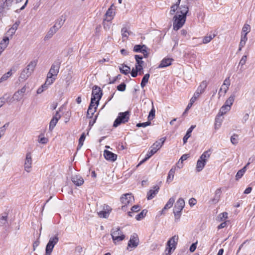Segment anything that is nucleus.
<instances>
[{
  "mask_svg": "<svg viewBox=\"0 0 255 255\" xmlns=\"http://www.w3.org/2000/svg\"><path fill=\"white\" fill-rule=\"evenodd\" d=\"M208 83L206 81H202L198 88H197V90L200 92V93H203L205 89L206 88L207 86Z\"/></svg>",
  "mask_w": 255,
  "mask_h": 255,
  "instance_id": "obj_35",
  "label": "nucleus"
},
{
  "mask_svg": "<svg viewBox=\"0 0 255 255\" xmlns=\"http://www.w3.org/2000/svg\"><path fill=\"white\" fill-rule=\"evenodd\" d=\"M222 191L221 188L217 189L215 193L214 197L211 199V202L214 204L217 203L220 200Z\"/></svg>",
  "mask_w": 255,
  "mask_h": 255,
  "instance_id": "obj_25",
  "label": "nucleus"
},
{
  "mask_svg": "<svg viewBox=\"0 0 255 255\" xmlns=\"http://www.w3.org/2000/svg\"><path fill=\"white\" fill-rule=\"evenodd\" d=\"M139 240L138 235L136 233H133L130 236V239L128 244L127 249H135L139 245Z\"/></svg>",
  "mask_w": 255,
  "mask_h": 255,
  "instance_id": "obj_11",
  "label": "nucleus"
},
{
  "mask_svg": "<svg viewBox=\"0 0 255 255\" xmlns=\"http://www.w3.org/2000/svg\"><path fill=\"white\" fill-rule=\"evenodd\" d=\"M220 218V221H223L228 217V213L227 212H224L220 214L218 217Z\"/></svg>",
  "mask_w": 255,
  "mask_h": 255,
  "instance_id": "obj_57",
  "label": "nucleus"
},
{
  "mask_svg": "<svg viewBox=\"0 0 255 255\" xmlns=\"http://www.w3.org/2000/svg\"><path fill=\"white\" fill-rule=\"evenodd\" d=\"M255 161V156H253L251 157L249 159L248 162L245 166H246V167H247L250 163L254 162Z\"/></svg>",
  "mask_w": 255,
  "mask_h": 255,
  "instance_id": "obj_64",
  "label": "nucleus"
},
{
  "mask_svg": "<svg viewBox=\"0 0 255 255\" xmlns=\"http://www.w3.org/2000/svg\"><path fill=\"white\" fill-rule=\"evenodd\" d=\"M134 58L137 63L136 65L143 64L144 62L142 61V56L139 55H135Z\"/></svg>",
  "mask_w": 255,
  "mask_h": 255,
  "instance_id": "obj_51",
  "label": "nucleus"
},
{
  "mask_svg": "<svg viewBox=\"0 0 255 255\" xmlns=\"http://www.w3.org/2000/svg\"><path fill=\"white\" fill-rule=\"evenodd\" d=\"M178 239V236H174L167 242V245L169 247H171L174 250L176 248V246L177 244Z\"/></svg>",
  "mask_w": 255,
  "mask_h": 255,
  "instance_id": "obj_21",
  "label": "nucleus"
},
{
  "mask_svg": "<svg viewBox=\"0 0 255 255\" xmlns=\"http://www.w3.org/2000/svg\"><path fill=\"white\" fill-rule=\"evenodd\" d=\"M98 104L99 103L97 102V100L91 99V103L89 107L94 109L95 107H96V106H98Z\"/></svg>",
  "mask_w": 255,
  "mask_h": 255,
  "instance_id": "obj_53",
  "label": "nucleus"
},
{
  "mask_svg": "<svg viewBox=\"0 0 255 255\" xmlns=\"http://www.w3.org/2000/svg\"><path fill=\"white\" fill-rule=\"evenodd\" d=\"M196 127L195 125H192L191 127L188 129L185 135L184 136L183 138V143L185 144L187 142L188 139L191 136V133L193 130V129Z\"/></svg>",
  "mask_w": 255,
  "mask_h": 255,
  "instance_id": "obj_27",
  "label": "nucleus"
},
{
  "mask_svg": "<svg viewBox=\"0 0 255 255\" xmlns=\"http://www.w3.org/2000/svg\"><path fill=\"white\" fill-rule=\"evenodd\" d=\"M105 15L106 16L105 20H107L108 21H111L113 18L114 15L112 6H111V7L108 8L105 14Z\"/></svg>",
  "mask_w": 255,
  "mask_h": 255,
  "instance_id": "obj_29",
  "label": "nucleus"
},
{
  "mask_svg": "<svg viewBox=\"0 0 255 255\" xmlns=\"http://www.w3.org/2000/svg\"><path fill=\"white\" fill-rule=\"evenodd\" d=\"M180 1L181 0H177V1L173 4H172L170 7V10L169 11V14L170 15H173L177 11H180Z\"/></svg>",
  "mask_w": 255,
  "mask_h": 255,
  "instance_id": "obj_18",
  "label": "nucleus"
},
{
  "mask_svg": "<svg viewBox=\"0 0 255 255\" xmlns=\"http://www.w3.org/2000/svg\"><path fill=\"white\" fill-rule=\"evenodd\" d=\"M111 232L112 239L115 244L123 241L125 238V236L123 234L119 227L113 228Z\"/></svg>",
  "mask_w": 255,
  "mask_h": 255,
  "instance_id": "obj_7",
  "label": "nucleus"
},
{
  "mask_svg": "<svg viewBox=\"0 0 255 255\" xmlns=\"http://www.w3.org/2000/svg\"><path fill=\"white\" fill-rule=\"evenodd\" d=\"M32 156L30 152H28L26 154L25 159L24 163V168L25 171L29 173L31 171L32 165Z\"/></svg>",
  "mask_w": 255,
  "mask_h": 255,
  "instance_id": "obj_13",
  "label": "nucleus"
},
{
  "mask_svg": "<svg viewBox=\"0 0 255 255\" xmlns=\"http://www.w3.org/2000/svg\"><path fill=\"white\" fill-rule=\"evenodd\" d=\"M65 19L63 17V16H62L56 21L54 25L52 27L58 31L63 25Z\"/></svg>",
  "mask_w": 255,
  "mask_h": 255,
  "instance_id": "obj_24",
  "label": "nucleus"
},
{
  "mask_svg": "<svg viewBox=\"0 0 255 255\" xmlns=\"http://www.w3.org/2000/svg\"><path fill=\"white\" fill-rule=\"evenodd\" d=\"M36 65L37 61L36 60H32L23 69L31 75L33 72Z\"/></svg>",
  "mask_w": 255,
  "mask_h": 255,
  "instance_id": "obj_19",
  "label": "nucleus"
},
{
  "mask_svg": "<svg viewBox=\"0 0 255 255\" xmlns=\"http://www.w3.org/2000/svg\"><path fill=\"white\" fill-rule=\"evenodd\" d=\"M155 110L154 109L153 104L152 102V109L149 113L148 119L149 121L152 120L155 117Z\"/></svg>",
  "mask_w": 255,
  "mask_h": 255,
  "instance_id": "obj_44",
  "label": "nucleus"
},
{
  "mask_svg": "<svg viewBox=\"0 0 255 255\" xmlns=\"http://www.w3.org/2000/svg\"><path fill=\"white\" fill-rule=\"evenodd\" d=\"M211 151L208 150L205 151L198 160L196 164V170L197 172H200L204 168L207 160L210 156Z\"/></svg>",
  "mask_w": 255,
  "mask_h": 255,
  "instance_id": "obj_4",
  "label": "nucleus"
},
{
  "mask_svg": "<svg viewBox=\"0 0 255 255\" xmlns=\"http://www.w3.org/2000/svg\"><path fill=\"white\" fill-rule=\"evenodd\" d=\"M31 74L23 69L18 77V81L20 82H23L26 80Z\"/></svg>",
  "mask_w": 255,
  "mask_h": 255,
  "instance_id": "obj_22",
  "label": "nucleus"
},
{
  "mask_svg": "<svg viewBox=\"0 0 255 255\" xmlns=\"http://www.w3.org/2000/svg\"><path fill=\"white\" fill-rule=\"evenodd\" d=\"M172 249V248L168 247L165 251V255H170Z\"/></svg>",
  "mask_w": 255,
  "mask_h": 255,
  "instance_id": "obj_62",
  "label": "nucleus"
},
{
  "mask_svg": "<svg viewBox=\"0 0 255 255\" xmlns=\"http://www.w3.org/2000/svg\"><path fill=\"white\" fill-rule=\"evenodd\" d=\"M231 108L229 107L224 105L220 109V111L217 116L219 117H221L224 114H225L228 111H230Z\"/></svg>",
  "mask_w": 255,
  "mask_h": 255,
  "instance_id": "obj_34",
  "label": "nucleus"
},
{
  "mask_svg": "<svg viewBox=\"0 0 255 255\" xmlns=\"http://www.w3.org/2000/svg\"><path fill=\"white\" fill-rule=\"evenodd\" d=\"M189 8L186 4L180 5V11H177L173 17V27L174 30L177 31L183 26Z\"/></svg>",
  "mask_w": 255,
  "mask_h": 255,
  "instance_id": "obj_1",
  "label": "nucleus"
},
{
  "mask_svg": "<svg viewBox=\"0 0 255 255\" xmlns=\"http://www.w3.org/2000/svg\"><path fill=\"white\" fill-rule=\"evenodd\" d=\"M121 32L124 41L128 38V35L131 33V32L128 30V29L126 27H123L122 29Z\"/></svg>",
  "mask_w": 255,
  "mask_h": 255,
  "instance_id": "obj_36",
  "label": "nucleus"
},
{
  "mask_svg": "<svg viewBox=\"0 0 255 255\" xmlns=\"http://www.w3.org/2000/svg\"><path fill=\"white\" fill-rule=\"evenodd\" d=\"M239 140V136L238 134L234 133L231 137V142L234 145H236L238 143Z\"/></svg>",
  "mask_w": 255,
  "mask_h": 255,
  "instance_id": "obj_45",
  "label": "nucleus"
},
{
  "mask_svg": "<svg viewBox=\"0 0 255 255\" xmlns=\"http://www.w3.org/2000/svg\"><path fill=\"white\" fill-rule=\"evenodd\" d=\"M175 202V199L173 197L170 198L168 202H167L166 204L169 206L171 208L172 207L173 203Z\"/></svg>",
  "mask_w": 255,
  "mask_h": 255,
  "instance_id": "obj_59",
  "label": "nucleus"
},
{
  "mask_svg": "<svg viewBox=\"0 0 255 255\" xmlns=\"http://www.w3.org/2000/svg\"><path fill=\"white\" fill-rule=\"evenodd\" d=\"M251 30L250 25L248 24H245L242 28V33L244 34L247 33L248 34Z\"/></svg>",
  "mask_w": 255,
  "mask_h": 255,
  "instance_id": "obj_49",
  "label": "nucleus"
},
{
  "mask_svg": "<svg viewBox=\"0 0 255 255\" xmlns=\"http://www.w3.org/2000/svg\"><path fill=\"white\" fill-rule=\"evenodd\" d=\"M147 211L145 210H142L139 214L136 215L135 219L137 220H140L142 219L146 215Z\"/></svg>",
  "mask_w": 255,
  "mask_h": 255,
  "instance_id": "obj_50",
  "label": "nucleus"
},
{
  "mask_svg": "<svg viewBox=\"0 0 255 255\" xmlns=\"http://www.w3.org/2000/svg\"><path fill=\"white\" fill-rule=\"evenodd\" d=\"M137 70L135 68H133L131 72V75L132 77H136L137 75Z\"/></svg>",
  "mask_w": 255,
  "mask_h": 255,
  "instance_id": "obj_63",
  "label": "nucleus"
},
{
  "mask_svg": "<svg viewBox=\"0 0 255 255\" xmlns=\"http://www.w3.org/2000/svg\"><path fill=\"white\" fill-rule=\"evenodd\" d=\"M220 117H221L217 116L215 119V128L216 129H219L222 125V119H221Z\"/></svg>",
  "mask_w": 255,
  "mask_h": 255,
  "instance_id": "obj_38",
  "label": "nucleus"
},
{
  "mask_svg": "<svg viewBox=\"0 0 255 255\" xmlns=\"http://www.w3.org/2000/svg\"><path fill=\"white\" fill-rule=\"evenodd\" d=\"M126 85L125 83H122L117 87L118 90L120 91H124L126 90Z\"/></svg>",
  "mask_w": 255,
  "mask_h": 255,
  "instance_id": "obj_54",
  "label": "nucleus"
},
{
  "mask_svg": "<svg viewBox=\"0 0 255 255\" xmlns=\"http://www.w3.org/2000/svg\"><path fill=\"white\" fill-rule=\"evenodd\" d=\"M47 86L48 85H47V84H46L45 82V83L43 85H42L41 87L37 89V93L38 94H41L42 92H43L44 89H46L47 88Z\"/></svg>",
  "mask_w": 255,
  "mask_h": 255,
  "instance_id": "obj_52",
  "label": "nucleus"
},
{
  "mask_svg": "<svg viewBox=\"0 0 255 255\" xmlns=\"http://www.w3.org/2000/svg\"><path fill=\"white\" fill-rule=\"evenodd\" d=\"M9 43V38L7 37H5L3 38L2 41L0 42V51H2L6 48Z\"/></svg>",
  "mask_w": 255,
  "mask_h": 255,
  "instance_id": "obj_26",
  "label": "nucleus"
},
{
  "mask_svg": "<svg viewBox=\"0 0 255 255\" xmlns=\"http://www.w3.org/2000/svg\"><path fill=\"white\" fill-rule=\"evenodd\" d=\"M230 85V78L228 77L225 79L223 85H222L221 88L220 89V91H219V94H218L219 96H222L221 93L222 92H223L224 95H225L227 93V91L229 89V87Z\"/></svg>",
  "mask_w": 255,
  "mask_h": 255,
  "instance_id": "obj_15",
  "label": "nucleus"
},
{
  "mask_svg": "<svg viewBox=\"0 0 255 255\" xmlns=\"http://www.w3.org/2000/svg\"><path fill=\"white\" fill-rule=\"evenodd\" d=\"M58 241L59 238L57 235L50 238L46 247L45 255H51L55 245L58 243Z\"/></svg>",
  "mask_w": 255,
  "mask_h": 255,
  "instance_id": "obj_9",
  "label": "nucleus"
},
{
  "mask_svg": "<svg viewBox=\"0 0 255 255\" xmlns=\"http://www.w3.org/2000/svg\"><path fill=\"white\" fill-rule=\"evenodd\" d=\"M119 69L121 73L125 75L128 74L130 70V67L126 65H122L119 67Z\"/></svg>",
  "mask_w": 255,
  "mask_h": 255,
  "instance_id": "obj_31",
  "label": "nucleus"
},
{
  "mask_svg": "<svg viewBox=\"0 0 255 255\" xmlns=\"http://www.w3.org/2000/svg\"><path fill=\"white\" fill-rule=\"evenodd\" d=\"M106 210L107 211H101L98 212V215L99 217H103V218H107L109 214V211L111 210L110 207L107 205L106 206Z\"/></svg>",
  "mask_w": 255,
  "mask_h": 255,
  "instance_id": "obj_33",
  "label": "nucleus"
},
{
  "mask_svg": "<svg viewBox=\"0 0 255 255\" xmlns=\"http://www.w3.org/2000/svg\"><path fill=\"white\" fill-rule=\"evenodd\" d=\"M216 36V34H213V36L210 35L209 36H204L203 38V43L207 44L210 42L211 40Z\"/></svg>",
  "mask_w": 255,
  "mask_h": 255,
  "instance_id": "obj_42",
  "label": "nucleus"
},
{
  "mask_svg": "<svg viewBox=\"0 0 255 255\" xmlns=\"http://www.w3.org/2000/svg\"><path fill=\"white\" fill-rule=\"evenodd\" d=\"M13 2V0H0V13H1L2 15H5L7 11L12 7Z\"/></svg>",
  "mask_w": 255,
  "mask_h": 255,
  "instance_id": "obj_8",
  "label": "nucleus"
},
{
  "mask_svg": "<svg viewBox=\"0 0 255 255\" xmlns=\"http://www.w3.org/2000/svg\"><path fill=\"white\" fill-rule=\"evenodd\" d=\"M12 75V70H10L7 73L3 74L0 78V83H3L6 81Z\"/></svg>",
  "mask_w": 255,
  "mask_h": 255,
  "instance_id": "obj_32",
  "label": "nucleus"
},
{
  "mask_svg": "<svg viewBox=\"0 0 255 255\" xmlns=\"http://www.w3.org/2000/svg\"><path fill=\"white\" fill-rule=\"evenodd\" d=\"M102 91L98 86L95 85L93 87L92 93V98L94 100H97V102L99 103L102 96Z\"/></svg>",
  "mask_w": 255,
  "mask_h": 255,
  "instance_id": "obj_12",
  "label": "nucleus"
},
{
  "mask_svg": "<svg viewBox=\"0 0 255 255\" xmlns=\"http://www.w3.org/2000/svg\"><path fill=\"white\" fill-rule=\"evenodd\" d=\"M185 206V202L184 200L180 198L176 202L173 213L175 216V220H178L180 219L181 216V212Z\"/></svg>",
  "mask_w": 255,
  "mask_h": 255,
  "instance_id": "obj_6",
  "label": "nucleus"
},
{
  "mask_svg": "<svg viewBox=\"0 0 255 255\" xmlns=\"http://www.w3.org/2000/svg\"><path fill=\"white\" fill-rule=\"evenodd\" d=\"M149 76L150 75L149 74H146L142 78L140 84V86L142 88H143L145 86L146 84L147 83Z\"/></svg>",
  "mask_w": 255,
  "mask_h": 255,
  "instance_id": "obj_37",
  "label": "nucleus"
},
{
  "mask_svg": "<svg viewBox=\"0 0 255 255\" xmlns=\"http://www.w3.org/2000/svg\"><path fill=\"white\" fill-rule=\"evenodd\" d=\"M71 181L76 186H81L84 182V179L80 175H73L71 177Z\"/></svg>",
  "mask_w": 255,
  "mask_h": 255,
  "instance_id": "obj_16",
  "label": "nucleus"
},
{
  "mask_svg": "<svg viewBox=\"0 0 255 255\" xmlns=\"http://www.w3.org/2000/svg\"><path fill=\"white\" fill-rule=\"evenodd\" d=\"M96 107H95L94 109L89 107L87 113V117L88 118H91L92 117L93 114L96 112Z\"/></svg>",
  "mask_w": 255,
  "mask_h": 255,
  "instance_id": "obj_47",
  "label": "nucleus"
},
{
  "mask_svg": "<svg viewBox=\"0 0 255 255\" xmlns=\"http://www.w3.org/2000/svg\"><path fill=\"white\" fill-rule=\"evenodd\" d=\"M26 89L27 86L26 85H25L20 89L15 92L12 97L13 101H16L18 102L21 100L26 91Z\"/></svg>",
  "mask_w": 255,
  "mask_h": 255,
  "instance_id": "obj_14",
  "label": "nucleus"
},
{
  "mask_svg": "<svg viewBox=\"0 0 255 255\" xmlns=\"http://www.w3.org/2000/svg\"><path fill=\"white\" fill-rule=\"evenodd\" d=\"M175 169H176L175 167H172L169 170L168 176H167V180H166L167 182L170 183L173 180L174 174L175 172Z\"/></svg>",
  "mask_w": 255,
  "mask_h": 255,
  "instance_id": "obj_30",
  "label": "nucleus"
},
{
  "mask_svg": "<svg viewBox=\"0 0 255 255\" xmlns=\"http://www.w3.org/2000/svg\"><path fill=\"white\" fill-rule=\"evenodd\" d=\"M153 189H150L147 193V198L148 200H151L157 194L159 187L158 186H154Z\"/></svg>",
  "mask_w": 255,
  "mask_h": 255,
  "instance_id": "obj_20",
  "label": "nucleus"
},
{
  "mask_svg": "<svg viewBox=\"0 0 255 255\" xmlns=\"http://www.w3.org/2000/svg\"><path fill=\"white\" fill-rule=\"evenodd\" d=\"M151 124V122L150 121H148L145 123H138L136 125V127H146V126H149Z\"/></svg>",
  "mask_w": 255,
  "mask_h": 255,
  "instance_id": "obj_56",
  "label": "nucleus"
},
{
  "mask_svg": "<svg viewBox=\"0 0 255 255\" xmlns=\"http://www.w3.org/2000/svg\"><path fill=\"white\" fill-rule=\"evenodd\" d=\"M142 48V45H135L133 47V51L135 52H140Z\"/></svg>",
  "mask_w": 255,
  "mask_h": 255,
  "instance_id": "obj_55",
  "label": "nucleus"
},
{
  "mask_svg": "<svg viewBox=\"0 0 255 255\" xmlns=\"http://www.w3.org/2000/svg\"><path fill=\"white\" fill-rule=\"evenodd\" d=\"M139 206L138 205H134L131 209V211L133 212H137L139 211Z\"/></svg>",
  "mask_w": 255,
  "mask_h": 255,
  "instance_id": "obj_61",
  "label": "nucleus"
},
{
  "mask_svg": "<svg viewBox=\"0 0 255 255\" xmlns=\"http://www.w3.org/2000/svg\"><path fill=\"white\" fill-rule=\"evenodd\" d=\"M166 140L165 137H162L159 140L154 142L150 147L151 149L147 153L146 157L137 165L136 167L148 159L152 155L155 154L162 146Z\"/></svg>",
  "mask_w": 255,
  "mask_h": 255,
  "instance_id": "obj_3",
  "label": "nucleus"
},
{
  "mask_svg": "<svg viewBox=\"0 0 255 255\" xmlns=\"http://www.w3.org/2000/svg\"><path fill=\"white\" fill-rule=\"evenodd\" d=\"M197 203L195 199L192 198L189 200V204L191 206L195 205Z\"/></svg>",
  "mask_w": 255,
  "mask_h": 255,
  "instance_id": "obj_60",
  "label": "nucleus"
},
{
  "mask_svg": "<svg viewBox=\"0 0 255 255\" xmlns=\"http://www.w3.org/2000/svg\"><path fill=\"white\" fill-rule=\"evenodd\" d=\"M58 120L56 118H52L49 124V129L52 130L56 125Z\"/></svg>",
  "mask_w": 255,
  "mask_h": 255,
  "instance_id": "obj_43",
  "label": "nucleus"
},
{
  "mask_svg": "<svg viewBox=\"0 0 255 255\" xmlns=\"http://www.w3.org/2000/svg\"><path fill=\"white\" fill-rule=\"evenodd\" d=\"M129 112L128 111L120 113L114 123L113 127L117 128L121 124L128 122L129 120Z\"/></svg>",
  "mask_w": 255,
  "mask_h": 255,
  "instance_id": "obj_5",
  "label": "nucleus"
},
{
  "mask_svg": "<svg viewBox=\"0 0 255 255\" xmlns=\"http://www.w3.org/2000/svg\"><path fill=\"white\" fill-rule=\"evenodd\" d=\"M104 156L107 160L115 161L117 160V155L107 150L104 151Z\"/></svg>",
  "mask_w": 255,
  "mask_h": 255,
  "instance_id": "obj_17",
  "label": "nucleus"
},
{
  "mask_svg": "<svg viewBox=\"0 0 255 255\" xmlns=\"http://www.w3.org/2000/svg\"><path fill=\"white\" fill-rule=\"evenodd\" d=\"M235 100V96L231 95L225 102V103L224 105L226 106L229 107L230 108H231V106L233 105V102Z\"/></svg>",
  "mask_w": 255,
  "mask_h": 255,
  "instance_id": "obj_39",
  "label": "nucleus"
},
{
  "mask_svg": "<svg viewBox=\"0 0 255 255\" xmlns=\"http://www.w3.org/2000/svg\"><path fill=\"white\" fill-rule=\"evenodd\" d=\"M247 59V56L246 55L243 56L239 62V65H241V66H244L246 63Z\"/></svg>",
  "mask_w": 255,
  "mask_h": 255,
  "instance_id": "obj_58",
  "label": "nucleus"
},
{
  "mask_svg": "<svg viewBox=\"0 0 255 255\" xmlns=\"http://www.w3.org/2000/svg\"><path fill=\"white\" fill-rule=\"evenodd\" d=\"M173 59L171 58H164L160 62L158 66V68H162L170 65L172 63Z\"/></svg>",
  "mask_w": 255,
  "mask_h": 255,
  "instance_id": "obj_23",
  "label": "nucleus"
},
{
  "mask_svg": "<svg viewBox=\"0 0 255 255\" xmlns=\"http://www.w3.org/2000/svg\"><path fill=\"white\" fill-rule=\"evenodd\" d=\"M61 65L59 60L55 61L52 65L49 72L47 74L46 84L48 85L52 84L56 79V77L59 73Z\"/></svg>",
  "mask_w": 255,
  "mask_h": 255,
  "instance_id": "obj_2",
  "label": "nucleus"
},
{
  "mask_svg": "<svg viewBox=\"0 0 255 255\" xmlns=\"http://www.w3.org/2000/svg\"><path fill=\"white\" fill-rule=\"evenodd\" d=\"M121 201L123 205L122 206V209L124 211L126 210V207L128 205L132 204L134 201V197L131 194L127 193L124 194L121 198Z\"/></svg>",
  "mask_w": 255,
  "mask_h": 255,
  "instance_id": "obj_10",
  "label": "nucleus"
},
{
  "mask_svg": "<svg viewBox=\"0 0 255 255\" xmlns=\"http://www.w3.org/2000/svg\"><path fill=\"white\" fill-rule=\"evenodd\" d=\"M57 31V30L53 27H51L45 36L44 38V40L46 41L51 38Z\"/></svg>",
  "mask_w": 255,
  "mask_h": 255,
  "instance_id": "obj_28",
  "label": "nucleus"
},
{
  "mask_svg": "<svg viewBox=\"0 0 255 255\" xmlns=\"http://www.w3.org/2000/svg\"><path fill=\"white\" fill-rule=\"evenodd\" d=\"M85 135L84 133H83L81 134V135L79 139V143H78V145L77 147V149L81 148V147L83 145V142L85 140Z\"/></svg>",
  "mask_w": 255,
  "mask_h": 255,
  "instance_id": "obj_46",
  "label": "nucleus"
},
{
  "mask_svg": "<svg viewBox=\"0 0 255 255\" xmlns=\"http://www.w3.org/2000/svg\"><path fill=\"white\" fill-rule=\"evenodd\" d=\"M149 48L145 45H142V48L140 51L143 54V56L145 58H147L149 55Z\"/></svg>",
  "mask_w": 255,
  "mask_h": 255,
  "instance_id": "obj_41",
  "label": "nucleus"
},
{
  "mask_svg": "<svg viewBox=\"0 0 255 255\" xmlns=\"http://www.w3.org/2000/svg\"><path fill=\"white\" fill-rule=\"evenodd\" d=\"M7 216L6 215L2 216L1 218H0V225L1 226H5L7 223Z\"/></svg>",
  "mask_w": 255,
  "mask_h": 255,
  "instance_id": "obj_48",
  "label": "nucleus"
},
{
  "mask_svg": "<svg viewBox=\"0 0 255 255\" xmlns=\"http://www.w3.org/2000/svg\"><path fill=\"white\" fill-rule=\"evenodd\" d=\"M246 170V166H245L242 169L239 170L238 171V172H237V174L236 175V179L238 180L240 178H241L243 176V175L244 174Z\"/></svg>",
  "mask_w": 255,
  "mask_h": 255,
  "instance_id": "obj_40",
  "label": "nucleus"
}]
</instances>
